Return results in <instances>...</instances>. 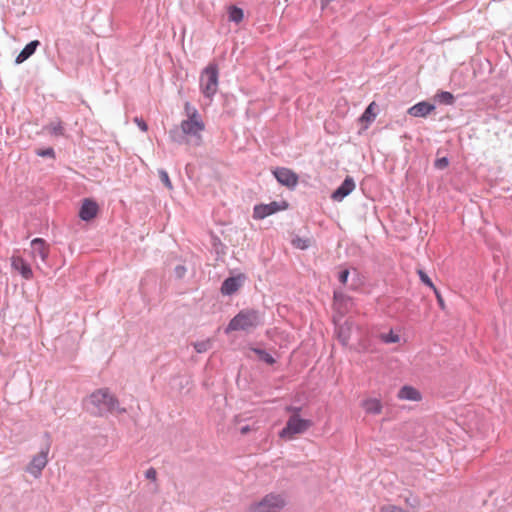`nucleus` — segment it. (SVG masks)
<instances>
[{"mask_svg": "<svg viewBox=\"0 0 512 512\" xmlns=\"http://www.w3.org/2000/svg\"><path fill=\"white\" fill-rule=\"evenodd\" d=\"M86 410L94 416H102L107 412L117 411L124 413L125 409L119 408V402L108 389H99L93 392L85 401Z\"/></svg>", "mask_w": 512, "mask_h": 512, "instance_id": "obj_1", "label": "nucleus"}, {"mask_svg": "<svg viewBox=\"0 0 512 512\" xmlns=\"http://www.w3.org/2000/svg\"><path fill=\"white\" fill-rule=\"evenodd\" d=\"M261 323V317L258 310L244 309L236 314L225 329L226 333L231 331H249L256 328Z\"/></svg>", "mask_w": 512, "mask_h": 512, "instance_id": "obj_2", "label": "nucleus"}, {"mask_svg": "<svg viewBox=\"0 0 512 512\" xmlns=\"http://www.w3.org/2000/svg\"><path fill=\"white\" fill-rule=\"evenodd\" d=\"M219 70L215 63H210L200 76V90L204 97L212 100L218 91Z\"/></svg>", "mask_w": 512, "mask_h": 512, "instance_id": "obj_3", "label": "nucleus"}, {"mask_svg": "<svg viewBox=\"0 0 512 512\" xmlns=\"http://www.w3.org/2000/svg\"><path fill=\"white\" fill-rule=\"evenodd\" d=\"M312 426V421L303 419L300 415H290L285 427L279 432V437L292 440L295 435L302 434Z\"/></svg>", "mask_w": 512, "mask_h": 512, "instance_id": "obj_4", "label": "nucleus"}, {"mask_svg": "<svg viewBox=\"0 0 512 512\" xmlns=\"http://www.w3.org/2000/svg\"><path fill=\"white\" fill-rule=\"evenodd\" d=\"M285 506V499L280 494L270 493L251 506L252 512H277Z\"/></svg>", "mask_w": 512, "mask_h": 512, "instance_id": "obj_5", "label": "nucleus"}, {"mask_svg": "<svg viewBox=\"0 0 512 512\" xmlns=\"http://www.w3.org/2000/svg\"><path fill=\"white\" fill-rule=\"evenodd\" d=\"M181 128L183 129V132L187 138L190 140L191 145L200 146L202 144L203 138L201 133L205 129L204 122L183 120L181 122Z\"/></svg>", "mask_w": 512, "mask_h": 512, "instance_id": "obj_6", "label": "nucleus"}, {"mask_svg": "<svg viewBox=\"0 0 512 512\" xmlns=\"http://www.w3.org/2000/svg\"><path fill=\"white\" fill-rule=\"evenodd\" d=\"M286 201H272L268 204H258L254 206L253 218L264 219L278 211L286 210L288 208Z\"/></svg>", "mask_w": 512, "mask_h": 512, "instance_id": "obj_7", "label": "nucleus"}, {"mask_svg": "<svg viewBox=\"0 0 512 512\" xmlns=\"http://www.w3.org/2000/svg\"><path fill=\"white\" fill-rule=\"evenodd\" d=\"M273 175L281 185L288 188H294L298 184V175L289 168L277 167L273 170Z\"/></svg>", "mask_w": 512, "mask_h": 512, "instance_id": "obj_8", "label": "nucleus"}, {"mask_svg": "<svg viewBox=\"0 0 512 512\" xmlns=\"http://www.w3.org/2000/svg\"><path fill=\"white\" fill-rule=\"evenodd\" d=\"M49 447L42 449L37 455H35L27 467L29 472L34 477L41 475L42 470L45 468L48 462Z\"/></svg>", "mask_w": 512, "mask_h": 512, "instance_id": "obj_9", "label": "nucleus"}, {"mask_svg": "<svg viewBox=\"0 0 512 512\" xmlns=\"http://www.w3.org/2000/svg\"><path fill=\"white\" fill-rule=\"evenodd\" d=\"M245 280V276L243 274H239L237 276H231L226 278L221 285L220 291L224 296H231L236 293L240 287L243 285Z\"/></svg>", "mask_w": 512, "mask_h": 512, "instance_id": "obj_10", "label": "nucleus"}, {"mask_svg": "<svg viewBox=\"0 0 512 512\" xmlns=\"http://www.w3.org/2000/svg\"><path fill=\"white\" fill-rule=\"evenodd\" d=\"M353 306V299L341 291H334V307L337 313L344 315L350 311Z\"/></svg>", "mask_w": 512, "mask_h": 512, "instance_id": "obj_11", "label": "nucleus"}, {"mask_svg": "<svg viewBox=\"0 0 512 512\" xmlns=\"http://www.w3.org/2000/svg\"><path fill=\"white\" fill-rule=\"evenodd\" d=\"M355 188V182L352 177L347 176L342 184L332 193L331 198L334 201H342Z\"/></svg>", "mask_w": 512, "mask_h": 512, "instance_id": "obj_12", "label": "nucleus"}, {"mask_svg": "<svg viewBox=\"0 0 512 512\" xmlns=\"http://www.w3.org/2000/svg\"><path fill=\"white\" fill-rule=\"evenodd\" d=\"M12 268L19 272L20 275L29 280L33 277V272L30 264L20 256H12L11 258Z\"/></svg>", "mask_w": 512, "mask_h": 512, "instance_id": "obj_13", "label": "nucleus"}, {"mask_svg": "<svg viewBox=\"0 0 512 512\" xmlns=\"http://www.w3.org/2000/svg\"><path fill=\"white\" fill-rule=\"evenodd\" d=\"M98 209V205L94 200L86 198L83 200L80 208L79 217L83 221H90L96 217Z\"/></svg>", "mask_w": 512, "mask_h": 512, "instance_id": "obj_14", "label": "nucleus"}, {"mask_svg": "<svg viewBox=\"0 0 512 512\" xmlns=\"http://www.w3.org/2000/svg\"><path fill=\"white\" fill-rule=\"evenodd\" d=\"M397 398L402 401L419 402L422 400V394L417 388L410 385H404L399 389Z\"/></svg>", "mask_w": 512, "mask_h": 512, "instance_id": "obj_15", "label": "nucleus"}, {"mask_svg": "<svg viewBox=\"0 0 512 512\" xmlns=\"http://www.w3.org/2000/svg\"><path fill=\"white\" fill-rule=\"evenodd\" d=\"M31 248L32 253L35 258L39 257L42 262H46L48 255H49V249L48 245L46 244L45 240L42 238H35L31 241Z\"/></svg>", "mask_w": 512, "mask_h": 512, "instance_id": "obj_16", "label": "nucleus"}, {"mask_svg": "<svg viewBox=\"0 0 512 512\" xmlns=\"http://www.w3.org/2000/svg\"><path fill=\"white\" fill-rule=\"evenodd\" d=\"M435 106L428 102H419L408 109V114L413 117H426L432 111H434Z\"/></svg>", "mask_w": 512, "mask_h": 512, "instance_id": "obj_17", "label": "nucleus"}, {"mask_svg": "<svg viewBox=\"0 0 512 512\" xmlns=\"http://www.w3.org/2000/svg\"><path fill=\"white\" fill-rule=\"evenodd\" d=\"M40 46L39 40H32L21 50V52L17 55L15 59L16 64H21L29 59Z\"/></svg>", "mask_w": 512, "mask_h": 512, "instance_id": "obj_18", "label": "nucleus"}, {"mask_svg": "<svg viewBox=\"0 0 512 512\" xmlns=\"http://www.w3.org/2000/svg\"><path fill=\"white\" fill-rule=\"evenodd\" d=\"M388 343H397L401 346L406 343V339L404 337L403 329H391L389 333L386 334V344Z\"/></svg>", "mask_w": 512, "mask_h": 512, "instance_id": "obj_19", "label": "nucleus"}, {"mask_svg": "<svg viewBox=\"0 0 512 512\" xmlns=\"http://www.w3.org/2000/svg\"><path fill=\"white\" fill-rule=\"evenodd\" d=\"M169 138L172 142L177 144H191L190 140L187 138L183 129L180 127H174L169 131Z\"/></svg>", "mask_w": 512, "mask_h": 512, "instance_id": "obj_20", "label": "nucleus"}, {"mask_svg": "<svg viewBox=\"0 0 512 512\" xmlns=\"http://www.w3.org/2000/svg\"><path fill=\"white\" fill-rule=\"evenodd\" d=\"M336 333L340 343L344 346L348 345L351 334V326L347 321L337 328Z\"/></svg>", "mask_w": 512, "mask_h": 512, "instance_id": "obj_21", "label": "nucleus"}, {"mask_svg": "<svg viewBox=\"0 0 512 512\" xmlns=\"http://www.w3.org/2000/svg\"><path fill=\"white\" fill-rule=\"evenodd\" d=\"M362 405L367 413L378 414L382 409L381 401L376 398L366 399L363 401Z\"/></svg>", "mask_w": 512, "mask_h": 512, "instance_id": "obj_22", "label": "nucleus"}, {"mask_svg": "<svg viewBox=\"0 0 512 512\" xmlns=\"http://www.w3.org/2000/svg\"><path fill=\"white\" fill-rule=\"evenodd\" d=\"M251 350L257 356L258 360L268 365H273L276 362L275 358L265 349L255 347Z\"/></svg>", "mask_w": 512, "mask_h": 512, "instance_id": "obj_23", "label": "nucleus"}, {"mask_svg": "<svg viewBox=\"0 0 512 512\" xmlns=\"http://www.w3.org/2000/svg\"><path fill=\"white\" fill-rule=\"evenodd\" d=\"M376 109L377 105L375 102L370 103L365 109L364 113L361 115L360 121L366 124L372 122L376 117Z\"/></svg>", "mask_w": 512, "mask_h": 512, "instance_id": "obj_24", "label": "nucleus"}, {"mask_svg": "<svg viewBox=\"0 0 512 512\" xmlns=\"http://www.w3.org/2000/svg\"><path fill=\"white\" fill-rule=\"evenodd\" d=\"M243 17H244V12L241 8L234 6V5L229 7V9H228L229 21L238 24L243 20Z\"/></svg>", "mask_w": 512, "mask_h": 512, "instance_id": "obj_25", "label": "nucleus"}, {"mask_svg": "<svg viewBox=\"0 0 512 512\" xmlns=\"http://www.w3.org/2000/svg\"><path fill=\"white\" fill-rule=\"evenodd\" d=\"M185 111L187 113V119L189 121L203 122L201 119V115L197 111V109L190 105L189 102L185 104Z\"/></svg>", "mask_w": 512, "mask_h": 512, "instance_id": "obj_26", "label": "nucleus"}, {"mask_svg": "<svg viewBox=\"0 0 512 512\" xmlns=\"http://www.w3.org/2000/svg\"><path fill=\"white\" fill-rule=\"evenodd\" d=\"M212 247L217 256H224L226 254V245L222 243L220 238L213 237L212 238Z\"/></svg>", "mask_w": 512, "mask_h": 512, "instance_id": "obj_27", "label": "nucleus"}, {"mask_svg": "<svg viewBox=\"0 0 512 512\" xmlns=\"http://www.w3.org/2000/svg\"><path fill=\"white\" fill-rule=\"evenodd\" d=\"M291 243L295 248L305 250V249L309 248V246H310V239L295 236L292 239Z\"/></svg>", "mask_w": 512, "mask_h": 512, "instance_id": "obj_28", "label": "nucleus"}, {"mask_svg": "<svg viewBox=\"0 0 512 512\" xmlns=\"http://www.w3.org/2000/svg\"><path fill=\"white\" fill-rule=\"evenodd\" d=\"M436 98L440 103L446 104V105H452L454 102V96L452 93L447 91H442L436 95Z\"/></svg>", "mask_w": 512, "mask_h": 512, "instance_id": "obj_29", "label": "nucleus"}, {"mask_svg": "<svg viewBox=\"0 0 512 512\" xmlns=\"http://www.w3.org/2000/svg\"><path fill=\"white\" fill-rule=\"evenodd\" d=\"M195 350L198 353H204L207 352L211 348V341L210 340H203L198 341L193 344Z\"/></svg>", "mask_w": 512, "mask_h": 512, "instance_id": "obj_30", "label": "nucleus"}, {"mask_svg": "<svg viewBox=\"0 0 512 512\" xmlns=\"http://www.w3.org/2000/svg\"><path fill=\"white\" fill-rule=\"evenodd\" d=\"M417 274H418L421 282L424 285L428 286L432 290H434V288H436V286L433 284L432 280L429 278V276L422 269H417Z\"/></svg>", "mask_w": 512, "mask_h": 512, "instance_id": "obj_31", "label": "nucleus"}, {"mask_svg": "<svg viewBox=\"0 0 512 512\" xmlns=\"http://www.w3.org/2000/svg\"><path fill=\"white\" fill-rule=\"evenodd\" d=\"M158 175H159V178H160L161 182L164 184V186L166 188H168V189H172L173 188L172 182H171V180L169 178V175H168L166 170L160 169L158 171Z\"/></svg>", "mask_w": 512, "mask_h": 512, "instance_id": "obj_32", "label": "nucleus"}, {"mask_svg": "<svg viewBox=\"0 0 512 512\" xmlns=\"http://www.w3.org/2000/svg\"><path fill=\"white\" fill-rule=\"evenodd\" d=\"M47 128L53 135L61 136L64 134V128L60 122L51 123Z\"/></svg>", "mask_w": 512, "mask_h": 512, "instance_id": "obj_33", "label": "nucleus"}, {"mask_svg": "<svg viewBox=\"0 0 512 512\" xmlns=\"http://www.w3.org/2000/svg\"><path fill=\"white\" fill-rule=\"evenodd\" d=\"M36 154L40 157H49V158L55 157V151L52 147H48L46 149H38V150H36Z\"/></svg>", "mask_w": 512, "mask_h": 512, "instance_id": "obj_34", "label": "nucleus"}, {"mask_svg": "<svg viewBox=\"0 0 512 512\" xmlns=\"http://www.w3.org/2000/svg\"><path fill=\"white\" fill-rule=\"evenodd\" d=\"M350 275L349 269H342L338 273V280L341 284L347 286L348 285V278Z\"/></svg>", "mask_w": 512, "mask_h": 512, "instance_id": "obj_35", "label": "nucleus"}, {"mask_svg": "<svg viewBox=\"0 0 512 512\" xmlns=\"http://www.w3.org/2000/svg\"><path fill=\"white\" fill-rule=\"evenodd\" d=\"M187 272V268L184 265H177L174 268V275L177 279H182Z\"/></svg>", "mask_w": 512, "mask_h": 512, "instance_id": "obj_36", "label": "nucleus"}, {"mask_svg": "<svg viewBox=\"0 0 512 512\" xmlns=\"http://www.w3.org/2000/svg\"><path fill=\"white\" fill-rule=\"evenodd\" d=\"M449 162L446 157L439 158L435 161V167L438 169H444L448 166Z\"/></svg>", "mask_w": 512, "mask_h": 512, "instance_id": "obj_37", "label": "nucleus"}, {"mask_svg": "<svg viewBox=\"0 0 512 512\" xmlns=\"http://www.w3.org/2000/svg\"><path fill=\"white\" fill-rule=\"evenodd\" d=\"M433 292L436 296V299H437V302H438V305L440 306V308L445 309V302H444V299H443L441 293L439 292V290L437 288H434Z\"/></svg>", "mask_w": 512, "mask_h": 512, "instance_id": "obj_38", "label": "nucleus"}, {"mask_svg": "<svg viewBox=\"0 0 512 512\" xmlns=\"http://www.w3.org/2000/svg\"><path fill=\"white\" fill-rule=\"evenodd\" d=\"M134 122L137 124V126L143 131V132H146L148 130V125L147 123L142 119V118H138L136 117L134 119Z\"/></svg>", "mask_w": 512, "mask_h": 512, "instance_id": "obj_39", "label": "nucleus"}, {"mask_svg": "<svg viewBox=\"0 0 512 512\" xmlns=\"http://www.w3.org/2000/svg\"><path fill=\"white\" fill-rule=\"evenodd\" d=\"M157 476L156 470L151 467L145 472V477L151 481H155Z\"/></svg>", "mask_w": 512, "mask_h": 512, "instance_id": "obj_40", "label": "nucleus"}, {"mask_svg": "<svg viewBox=\"0 0 512 512\" xmlns=\"http://www.w3.org/2000/svg\"><path fill=\"white\" fill-rule=\"evenodd\" d=\"M286 410L290 412L291 415H300L301 407L288 406Z\"/></svg>", "mask_w": 512, "mask_h": 512, "instance_id": "obj_41", "label": "nucleus"}, {"mask_svg": "<svg viewBox=\"0 0 512 512\" xmlns=\"http://www.w3.org/2000/svg\"><path fill=\"white\" fill-rule=\"evenodd\" d=\"M249 431H250V427H249V426H243V427L240 429V432H241V434H243V435L247 434Z\"/></svg>", "mask_w": 512, "mask_h": 512, "instance_id": "obj_42", "label": "nucleus"}, {"mask_svg": "<svg viewBox=\"0 0 512 512\" xmlns=\"http://www.w3.org/2000/svg\"><path fill=\"white\" fill-rule=\"evenodd\" d=\"M379 512H384V506H381V507L379 508Z\"/></svg>", "mask_w": 512, "mask_h": 512, "instance_id": "obj_43", "label": "nucleus"}, {"mask_svg": "<svg viewBox=\"0 0 512 512\" xmlns=\"http://www.w3.org/2000/svg\"><path fill=\"white\" fill-rule=\"evenodd\" d=\"M349 286H350L352 289H354V288H355V285H354V284H351V285H349Z\"/></svg>", "mask_w": 512, "mask_h": 512, "instance_id": "obj_44", "label": "nucleus"}]
</instances>
